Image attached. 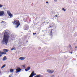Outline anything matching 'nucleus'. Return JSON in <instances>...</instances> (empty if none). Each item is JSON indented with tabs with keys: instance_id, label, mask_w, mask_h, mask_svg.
<instances>
[{
	"instance_id": "obj_31",
	"label": "nucleus",
	"mask_w": 77,
	"mask_h": 77,
	"mask_svg": "<svg viewBox=\"0 0 77 77\" xmlns=\"http://www.w3.org/2000/svg\"><path fill=\"white\" fill-rule=\"evenodd\" d=\"M9 77H11V76L9 75Z\"/></svg>"
},
{
	"instance_id": "obj_25",
	"label": "nucleus",
	"mask_w": 77,
	"mask_h": 77,
	"mask_svg": "<svg viewBox=\"0 0 77 77\" xmlns=\"http://www.w3.org/2000/svg\"><path fill=\"white\" fill-rule=\"evenodd\" d=\"M4 23V21H2V22H1V23L2 24V23Z\"/></svg>"
},
{
	"instance_id": "obj_7",
	"label": "nucleus",
	"mask_w": 77,
	"mask_h": 77,
	"mask_svg": "<svg viewBox=\"0 0 77 77\" xmlns=\"http://www.w3.org/2000/svg\"><path fill=\"white\" fill-rule=\"evenodd\" d=\"M24 29L25 30H27L29 29V26H25L24 27Z\"/></svg>"
},
{
	"instance_id": "obj_26",
	"label": "nucleus",
	"mask_w": 77,
	"mask_h": 77,
	"mask_svg": "<svg viewBox=\"0 0 77 77\" xmlns=\"http://www.w3.org/2000/svg\"><path fill=\"white\" fill-rule=\"evenodd\" d=\"M51 33H52V29H51V31L50 32Z\"/></svg>"
},
{
	"instance_id": "obj_15",
	"label": "nucleus",
	"mask_w": 77,
	"mask_h": 77,
	"mask_svg": "<svg viewBox=\"0 0 77 77\" xmlns=\"http://www.w3.org/2000/svg\"><path fill=\"white\" fill-rule=\"evenodd\" d=\"M52 25H53V24L50 23V25H49L50 27H53Z\"/></svg>"
},
{
	"instance_id": "obj_4",
	"label": "nucleus",
	"mask_w": 77,
	"mask_h": 77,
	"mask_svg": "<svg viewBox=\"0 0 77 77\" xmlns=\"http://www.w3.org/2000/svg\"><path fill=\"white\" fill-rule=\"evenodd\" d=\"M47 71L50 74H52V73L54 72V70H53L48 69Z\"/></svg>"
},
{
	"instance_id": "obj_19",
	"label": "nucleus",
	"mask_w": 77,
	"mask_h": 77,
	"mask_svg": "<svg viewBox=\"0 0 77 77\" xmlns=\"http://www.w3.org/2000/svg\"><path fill=\"white\" fill-rule=\"evenodd\" d=\"M24 68H26V66H25V65H23L22 66Z\"/></svg>"
},
{
	"instance_id": "obj_11",
	"label": "nucleus",
	"mask_w": 77,
	"mask_h": 77,
	"mask_svg": "<svg viewBox=\"0 0 77 77\" xmlns=\"http://www.w3.org/2000/svg\"><path fill=\"white\" fill-rule=\"evenodd\" d=\"M7 60V58H6V56H5L3 58L2 60L3 61L6 60Z\"/></svg>"
},
{
	"instance_id": "obj_12",
	"label": "nucleus",
	"mask_w": 77,
	"mask_h": 77,
	"mask_svg": "<svg viewBox=\"0 0 77 77\" xmlns=\"http://www.w3.org/2000/svg\"><path fill=\"white\" fill-rule=\"evenodd\" d=\"M6 66V64H4L2 67H1V69L3 68H5V67Z\"/></svg>"
},
{
	"instance_id": "obj_20",
	"label": "nucleus",
	"mask_w": 77,
	"mask_h": 77,
	"mask_svg": "<svg viewBox=\"0 0 77 77\" xmlns=\"http://www.w3.org/2000/svg\"><path fill=\"white\" fill-rule=\"evenodd\" d=\"M3 7V5L0 4V8H2Z\"/></svg>"
},
{
	"instance_id": "obj_1",
	"label": "nucleus",
	"mask_w": 77,
	"mask_h": 77,
	"mask_svg": "<svg viewBox=\"0 0 77 77\" xmlns=\"http://www.w3.org/2000/svg\"><path fill=\"white\" fill-rule=\"evenodd\" d=\"M5 32L3 36V40L2 41V42L5 43V44H7L9 41V38L10 37L9 31L5 30Z\"/></svg>"
},
{
	"instance_id": "obj_5",
	"label": "nucleus",
	"mask_w": 77,
	"mask_h": 77,
	"mask_svg": "<svg viewBox=\"0 0 77 77\" xmlns=\"http://www.w3.org/2000/svg\"><path fill=\"white\" fill-rule=\"evenodd\" d=\"M36 75V73H34V71H32L29 77H33V76H34Z\"/></svg>"
},
{
	"instance_id": "obj_30",
	"label": "nucleus",
	"mask_w": 77,
	"mask_h": 77,
	"mask_svg": "<svg viewBox=\"0 0 77 77\" xmlns=\"http://www.w3.org/2000/svg\"><path fill=\"white\" fill-rule=\"evenodd\" d=\"M55 17H57V15H55Z\"/></svg>"
},
{
	"instance_id": "obj_22",
	"label": "nucleus",
	"mask_w": 77,
	"mask_h": 77,
	"mask_svg": "<svg viewBox=\"0 0 77 77\" xmlns=\"http://www.w3.org/2000/svg\"><path fill=\"white\" fill-rule=\"evenodd\" d=\"M50 35H51V36H53V34H52V33H51Z\"/></svg>"
},
{
	"instance_id": "obj_18",
	"label": "nucleus",
	"mask_w": 77,
	"mask_h": 77,
	"mask_svg": "<svg viewBox=\"0 0 77 77\" xmlns=\"http://www.w3.org/2000/svg\"><path fill=\"white\" fill-rule=\"evenodd\" d=\"M64 9V8H63L62 10H63V11H64V12H65V11H66V9Z\"/></svg>"
},
{
	"instance_id": "obj_8",
	"label": "nucleus",
	"mask_w": 77,
	"mask_h": 77,
	"mask_svg": "<svg viewBox=\"0 0 77 77\" xmlns=\"http://www.w3.org/2000/svg\"><path fill=\"white\" fill-rule=\"evenodd\" d=\"M5 13L3 11H0V16H2L4 15Z\"/></svg>"
},
{
	"instance_id": "obj_3",
	"label": "nucleus",
	"mask_w": 77,
	"mask_h": 77,
	"mask_svg": "<svg viewBox=\"0 0 77 77\" xmlns=\"http://www.w3.org/2000/svg\"><path fill=\"white\" fill-rule=\"evenodd\" d=\"M3 51L2 52L0 51V57H2L3 54H6V53H8L9 51V50L4 49H3Z\"/></svg>"
},
{
	"instance_id": "obj_13",
	"label": "nucleus",
	"mask_w": 77,
	"mask_h": 77,
	"mask_svg": "<svg viewBox=\"0 0 77 77\" xmlns=\"http://www.w3.org/2000/svg\"><path fill=\"white\" fill-rule=\"evenodd\" d=\"M10 71L11 72H14V69H10Z\"/></svg>"
},
{
	"instance_id": "obj_34",
	"label": "nucleus",
	"mask_w": 77,
	"mask_h": 77,
	"mask_svg": "<svg viewBox=\"0 0 77 77\" xmlns=\"http://www.w3.org/2000/svg\"><path fill=\"white\" fill-rule=\"evenodd\" d=\"M1 72H0V74Z\"/></svg>"
},
{
	"instance_id": "obj_27",
	"label": "nucleus",
	"mask_w": 77,
	"mask_h": 77,
	"mask_svg": "<svg viewBox=\"0 0 77 77\" xmlns=\"http://www.w3.org/2000/svg\"><path fill=\"white\" fill-rule=\"evenodd\" d=\"M54 1L55 2H57V0H54Z\"/></svg>"
},
{
	"instance_id": "obj_29",
	"label": "nucleus",
	"mask_w": 77,
	"mask_h": 77,
	"mask_svg": "<svg viewBox=\"0 0 77 77\" xmlns=\"http://www.w3.org/2000/svg\"><path fill=\"white\" fill-rule=\"evenodd\" d=\"M46 3H48V2H46Z\"/></svg>"
},
{
	"instance_id": "obj_2",
	"label": "nucleus",
	"mask_w": 77,
	"mask_h": 77,
	"mask_svg": "<svg viewBox=\"0 0 77 77\" xmlns=\"http://www.w3.org/2000/svg\"><path fill=\"white\" fill-rule=\"evenodd\" d=\"M12 23L14 24H15L16 25V26H15L16 28H17L19 26H20V21L18 20H14V22H12Z\"/></svg>"
},
{
	"instance_id": "obj_14",
	"label": "nucleus",
	"mask_w": 77,
	"mask_h": 77,
	"mask_svg": "<svg viewBox=\"0 0 77 77\" xmlns=\"http://www.w3.org/2000/svg\"><path fill=\"white\" fill-rule=\"evenodd\" d=\"M14 50H16V49L15 48H11V51Z\"/></svg>"
},
{
	"instance_id": "obj_10",
	"label": "nucleus",
	"mask_w": 77,
	"mask_h": 77,
	"mask_svg": "<svg viewBox=\"0 0 77 77\" xmlns=\"http://www.w3.org/2000/svg\"><path fill=\"white\" fill-rule=\"evenodd\" d=\"M19 59L20 60H24V59H25V58L24 57H20L19 58Z\"/></svg>"
},
{
	"instance_id": "obj_28",
	"label": "nucleus",
	"mask_w": 77,
	"mask_h": 77,
	"mask_svg": "<svg viewBox=\"0 0 77 77\" xmlns=\"http://www.w3.org/2000/svg\"><path fill=\"white\" fill-rule=\"evenodd\" d=\"M69 53H71V54H72V52H71Z\"/></svg>"
},
{
	"instance_id": "obj_17",
	"label": "nucleus",
	"mask_w": 77,
	"mask_h": 77,
	"mask_svg": "<svg viewBox=\"0 0 77 77\" xmlns=\"http://www.w3.org/2000/svg\"><path fill=\"white\" fill-rule=\"evenodd\" d=\"M28 70H29L30 69V67H28L27 69H26Z\"/></svg>"
},
{
	"instance_id": "obj_23",
	"label": "nucleus",
	"mask_w": 77,
	"mask_h": 77,
	"mask_svg": "<svg viewBox=\"0 0 77 77\" xmlns=\"http://www.w3.org/2000/svg\"><path fill=\"white\" fill-rule=\"evenodd\" d=\"M69 47H71V45H69Z\"/></svg>"
},
{
	"instance_id": "obj_32",
	"label": "nucleus",
	"mask_w": 77,
	"mask_h": 77,
	"mask_svg": "<svg viewBox=\"0 0 77 77\" xmlns=\"http://www.w3.org/2000/svg\"><path fill=\"white\" fill-rule=\"evenodd\" d=\"M75 48H77V47H75Z\"/></svg>"
},
{
	"instance_id": "obj_6",
	"label": "nucleus",
	"mask_w": 77,
	"mask_h": 77,
	"mask_svg": "<svg viewBox=\"0 0 77 77\" xmlns=\"http://www.w3.org/2000/svg\"><path fill=\"white\" fill-rule=\"evenodd\" d=\"M7 13L10 17H12V14L9 11H8L7 12Z\"/></svg>"
},
{
	"instance_id": "obj_21",
	"label": "nucleus",
	"mask_w": 77,
	"mask_h": 77,
	"mask_svg": "<svg viewBox=\"0 0 77 77\" xmlns=\"http://www.w3.org/2000/svg\"><path fill=\"white\" fill-rule=\"evenodd\" d=\"M25 70L26 71H28V69H25Z\"/></svg>"
},
{
	"instance_id": "obj_16",
	"label": "nucleus",
	"mask_w": 77,
	"mask_h": 77,
	"mask_svg": "<svg viewBox=\"0 0 77 77\" xmlns=\"http://www.w3.org/2000/svg\"><path fill=\"white\" fill-rule=\"evenodd\" d=\"M11 39L12 40H13V39H14V36H11Z\"/></svg>"
},
{
	"instance_id": "obj_9",
	"label": "nucleus",
	"mask_w": 77,
	"mask_h": 77,
	"mask_svg": "<svg viewBox=\"0 0 77 77\" xmlns=\"http://www.w3.org/2000/svg\"><path fill=\"white\" fill-rule=\"evenodd\" d=\"M17 72H16V73H17L18 72H20V71H21V69H20V68H18L16 69Z\"/></svg>"
},
{
	"instance_id": "obj_33",
	"label": "nucleus",
	"mask_w": 77,
	"mask_h": 77,
	"mask_svg": "<svg viewBox=\"0 0 77 77\" xmlns=\"http://www.w3.org/2000/svg\"><path fill=\"white\" fill-rule=\"evenodd\" d=\"M27 42H28V41H27Z\"/></svg>"
},
{
	"instance_id": "obj_24",
	"label": "nucleus",
	"mask_w": 77,
	"mask_h": 77,
	"mask_svg": "<svg viewBox=\"0 0 77 77\" xmlns=\"http://www.w3.org/2000/svg\"><path fill=\"white\" fill-rule=\"evenodd\" d=\"M33 35H36V33H33Z\"/></svg>"
}]
</instances>
